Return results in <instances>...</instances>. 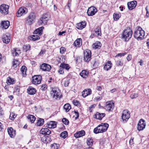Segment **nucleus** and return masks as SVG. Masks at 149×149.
<instances>
[{
  "label": "nucleus",
  "mask_w": 149,
  "mask_h": 149,
  "mask_svg": "<svg viewBox=\"0 0 149 149\" xmlns=\"http://www.w3.org/2000/svg\"><path fill=\"white\" fill-rule=\"evenodd\" d=\"M132 33V29L130 27H128L123 31L121 38L125 42L128 41L131 38Z\"/></svg>",
  "instance_id": "1"
},
{
  "label": "nucleus",
  "mask_w": 149,
  "mask_h": 149,
  "mask_svg": "<svg viewBox=\"0 0 149 149\" xmlns=\"http://www.w3.org/2000/svg\"><path fill=\"white\" fill-rule=\"evenodd\" d=\"M108 127L109 125L107 123H102L94 129L93 132L96 134L105 132L107 131Z\"/></svg>",
  "instance_id": "2"
},
{
  "label": "nucleus",
  "mask_w": 149,
  "mask_h": 149,
  "mask_svg": "<svg viewBox=\"0 0 149 149\" xmlns=\"http://www.w3.org/2000/svg\"><path fill=\"white\" fill-rule=\"evenodd\" d=\"M145 35L144 31L141 27L139 26L137 29L134 31L133 34L134 38L137 40H141Z\"/></svg>",
  "instance_id": "3"
},
{
  "label": "nucleus",
  "mask_w": 149,
  "mask_h": 149,
  "mask_svg": "<svg viewBox=\"0 0 149 149\" xmlns=\"http://www.w3.org/2000/svg\"><path fill=\"white\" fill-rule=\"evenodd\" d=\"M40 133L41 134L45 135L41 138V140L44 143L46 144V135H49L51 134V131L47 128H42L41 129L40 131Z\"/></svg>",
  "instance_id": "4"
},
{
  "label": "nucleus",
  "mask_w": 149,
  "mask_h": 149,
  "mask_svg": "<svg viewBox=\"0 0 149 149\" xmlns=\"http://www.w3.org/2000/svg\"><path fill=\"white\" fill-rule=\"evenodd\" d=\"M36 15L35 13L32 12L30 13L28 16L25 19V21L29 23L30 25L32 24L33 22L35 19Z\"/></svg>",
  "instance_id": "5"
},
{
  "label": "nucleus",
  "mask_w": 149,
  "mask_h": 149,
  "mask_svg": "<svg viewBox=\"0 0 149 149\" xmlns=\"http://www.w3.org/2000/svg\"><path fill=\"white\" fill-rule=\"evenodd\" d=\"M91 52L90 50L86 49L84 52V61L88 63L91 59Z\"/></svg>",
  "instance_id": "6"
},
{
  "label": "nucleus",
  "mask_w": 149,
  "mask_h": 149,
  "mask_svg": "<svg viewBox=\"0 0 149 149\" xmlns=\"http://www.w3.org/2000/svg\"><path fill=\"white\" fill-rule=\"evenodd\" d=\"M42 79V76L41 75H35L32 77V82L33 84L37 85L41 83Z\"/></svg>",
  "instance_id": "7"
},
{
  "label": "nucleus",
  "mask_w": 149,
  "mask_h": 149,
  "mask_svg": "<svg viewBox=\"0 0 149 149\" xmlns=\"http://www.w3.org/2000/svg\"><path fill=\"white\" fill-rule=\"evenodd\" d=\"M130 117V114L127 110H124L122 114L121 118L123 121L124 123H126Z\"/></svg>",
  "instance_id": "8"
},
{
  "label": "nucleus",
  "mask_w": 149,
  "mask_h": 149,
  "mask_svg": "<svg viewBox=\"0 0 149 149\" xmlns=\"http://www.w3.org/2000/svg\"><path fill=\"white\" fill-rule=\"evenodd\" d=\"M114 103L111 101H109L106 102V105L104 107V109L108 111H111L114 107Z\"/></svg>",
  "instance_id": "9"
},
{
  "label": "nucleus",
  "mask_w": 149,
  "mask_h": 149,
  "mask_svg": "<svg viewBox=\"0 0 149 149\" xmlns=\"http://www.w3.org/2000/svg\"><path fill=\"white\" fill-rule=\"evenodd\" d=\"M97 11V8L95 7L92 6L88 8L87 13L89 16H93L95 15Z\"/></svg>",
  "instance_id": "10"
},
{
  "label": "nucleus",
  "mask_w": 149,
  "mask_h": 149,
  "mask_svg": "<svg viewBox=\"0 0 149 149\" xmlns=\"http://www.w3.org/2000/svg\"><path fill=\"white\" fill-rule=\"evenodd\" d=\"M9 8L8 5L2 4L0 6V12L3 14L7 15L8 13Z\"/></svg>",
  "instance_id": "11"
},
{
  "label": "nucleus",
  "mask_w": 149,
  "mask_h": 149,
  "mask_svg": "<svg viewBox=\"0 0 149 149\" xmlns=\"http://www.w3.org/2000/svg\"><path fill=\"white\" fill-rule=\"evenodd\" d=\"M146 123L145 120L142 119H140L138 124L137 129L139 131L142 130L145 128Z\"/></svg>",
  "instance_id": "12"
},
{
  "label": "nucleus",
  "mask_w": 149,
  "mask_h": 149,
  "mask_svg": "<svg viewBox=\"0 0 149 149\" xmlns=\"http://www.w3.org/2000/svg\"><path fill=\"white\" fill-rule=\"evenodd\" d=\"M40 69L44 71H49L51 69V67L49 65L43 63L40 65Z\"/></svg>",
  "instance_id": "13"
},
{
  "label": "nucleus",
  "mask_w": 149,
  "mask_h": 149,
  "mask_svg": "<svg viewBox=\"0 0 149 149\" xmlns=\"http://www.w3.org/2000/svg\"><path fill=\"white\" fill-rule=\"evenodd\" d=\"M27 13L26 8L24 7L20 8L17 11L16 16L17 17H20L23 15H25Z\"/></svg>",
  "instance_id": "14"
},
{
  "label": "nucleus",
  "mask_w": 149,
  "mask_h": 149,
  "mask_svg": "<svg viewBox=\"0 0 149 149\" xmlns=\"http://www.w3.org/2000/svg\"><path fill=\"white\" fill-rule=\"evenodd\" d=\"M52 94H54L53 97L55 98L60 99L61 97L60 96V92L59 89L57 88H53L52 91Z\"/></svg>",
  "instance_id": "15"
},
{
  "label": "nucleus",
  "mask_w": 149,
  "mask_h": 149,
  "mask_svg": "<svg viewBox=\"0 0 149 149\" xmlns=\"http://www.w3.org/2000/svg\"><path fill=\"white\" fill-rule=\"evenodd\" d=\"M127 5L128 9L130 10H132L136 6L137 2L136 1L129 2L127 3Z\"/></svg>",
  "instance_id": "16"
},
{
  "label": "nucleus",
  "mask_w": 149,
  "mask_h": 149,
  "mask_svg": "<svg viewBox=\"0 0 149 149\" xmlns=\"http://www.w3.org/2000/svg\"><path fill=\"white\" fill-rule=\"evenodd\" d=\"M10 37L9 35L5 34L3 35L2 39L4 43L7 44L10 42Z\"/></svg>",
  "instance_id": "17"
},
{
  "label": "nucleus",
  "mask_w": 149,
  "mask_h": 149,
  "mask_svg": "<svg viewBox=\"0 0 149 149\" xmlns=\"http://www.w3.org/2000/svg\"><path fill=\"white\" fill-rule=\"evenodd\" d=\"M7 130L8 133L10 137L12 138H14L15 135V131L12 127H8Z\"/></svg>",
  "instance_id": "18"
},
{
  "label": "nucleus",
  "mask_w": 149,
  "mask_h": 149,
  "mask_svg": "<svg viewBox=\"0 0 149 149\" xmlns=\"http://www.w3.org/2000/svg\"><path fill=\"white\" fill-rule=\"evenodd\" d=\"M56 122L53 121H51L47 123L45 127L49 128H54L56 126Z\"/></svg>",
  "instance_id": "19"
},
{
  "label": "nucleus",
  "mask_w": 149,
  "mask_h": 149,
  "mask_svg": "<svg viewBox=\"0 0 149 149\" xmlns=\"http://www.w3.org/2000/svg\"><path fill=\"white\" fill-rule=\"evenodd\" d=\"M27 92L28 94L30 95H34L36 93V90L33 87L29 86L27 89Z\"/></svg>",
  "instance_id": "20"
},
{
  "label": "nucleus",
  "mask_w": 149,
  "mask_h": 149,
  "mask_svg": "<svg viewBox=\"0 0 149 149\" xmlns=\"http://www.w3.org/2000/svg\"><path fill=\"white\" fill-rule=\"evenodd\" d=\"M85 132L84 130H82L77 132L74 134V136L76 138H77L80 137L85 136Z\"/></svg>",
  "instance_id": "21"
},
{
  "label": "nucleus",
  "mask_w": 149,
  "mask_h": 149,
  "mask_svg": "<svg viewBox=\"0 0 149 149\" xmlns=\"http://www.w3.org/2000/svg\"><path fill=\"white\" fill-rule=\"evenodd\" d=\"M86 25V23L85 21H83L77 24V28L79 30L85 28Z\"/></svg>",
  "instance_id": "22"
},
{
  "label": "nucleus",
  "mask_w": 149,
  "mask_h": 149,
  "mask_svg": "<svg viewBox=\"0 0 149 149\" xmlns=\"http://www.w3.org/2000/svg\"><path fill=\"white\" fill-rule=\"evenodd\" d=\"M105 113H100L97 112L95 115L94 118L100 120H102V118L105 116Z\"/></svg>",
  "instance_id": "23"
},
{
  "label": "nucleus",
  "mask_w": 149,
  "mask_h": 149,
  "mask_svg": "<svg viewBox=\"0 0 149 149\" xmlns=\"http://www.w3.org/2000/svg\"><path fill=\"white\" fill-rule=\"evenodd\" d=\"M91 89H88L87 90L84 89L82 92V95L83 97H85L91 94Z\"/></svg>",
  "instance_id": "24"
},
{
  "label": "nucleus",
  "mask_w": 149,
  "mask_h": 149,
  "mask_svg": "<svg viewBox=\"0 0 149 149\" xmlns=\"http://www.w3.org/2000/svg\"><path fill=\"white\" fill-rule=\"evenodd\" d=\"M82 44V39L81 38L77 39L74 42V45L76 47H79Z\"/></svg>",
  "instance_id": "25"
},
{
  "label": "nucleus",
  "mask_w": 149,
  "mask_h": 149,
  "mask_svg": "<svg viewBox=\"0 0 149 149\" xmlns=\"http://www.w3.org/2000/svg\"><path fill=\"white\" fill-rule=\"evenodd\" d=\"M44 28V27H43L42 26L35 29L34 31V34H38L40 36L42 33L43 29Z\"/></svg>",
  "instance_id": "26"
},
{
  "label": "nucleus",
  "mask_w": 149,
  "mask_h": 149,
  "mask_svg": "<svg viewBox=\"0 0 149 149\" xmlns=\"http://www.w3.org/2000/svg\"><path fill=\"white\" fill-rule=\"evenodd\" d=\"M112 64L111 63V61H109L107 62L104 66V70L108 71L111 69Z\"/></svg>",
  "instance_id": "27"
},
{
  "label": "nucleus",
  "mask_w": 149,
  "mask_h": 149,
  "mask_svg": "<svg viewBox=\"0 0 149 149\" xmlns=\"http://www.w3.org/2000/svg\"><path fill=\"white\" fill-rule=\"evenodd\" d=\"M1 25L5 29H7L10 25V22L8 20L2 21L1 22Z\"/></svg>",
  "instance_id": "28"
},
{
  "label": "nucleus",
  "mask_w": 149,
  "mask_h": 149,
  "mask_svg": "<svg viewBox=\"0 0 149 149\" xmlns=\"http://www.w3.org/2000/svg\"><path fill=\"white\" fill-rule=\"evenodd\" d=\"M59 67L62 68L63 70L65 69L68 71H69L70 68V67L68 64L64 63H62L61 64Z\"/></svg>",
  "instance_id": "29"
},
{
  "label": "nucleus",
  "mask_w": 149,
  "mask_h": 149,
  "mask_svg": "<svg viewBox=\"0 0 149 149\" xmlns=\"http://www.w3.org/2000/svg\"><path fill=\"white\" fill-rule=\"evenodd\" d=\"M6 83L8 85L13 84L15 83V80L12 79L10 77H8L6 80Z\"/></svg>",
  "instance_id": "30"
},
{
  "label": "nucleus",
  "mask_w": 149,
  "mask_h": 149,
  "mask_svg": "<svg viewBox=\"0 0 149 149\" xmlns=\"http://www.w3.org/2000/svg\"><path fill=\"white\" fill-rule=\"evenodd\" d=\"M88 72L85 70H82L81 72L80 73V75L84 78H86L88 76Z\"/></svg>",
  "instance_id": "31"
},
{
  "label": "nucleus",
  "mask_w": 149,
  "mask_h": 149,
  "mask_svg": "<svg viewBox=\"0 0 149 149\" xmlns=\"http://www.w3.org/2000/svg\"><path fill=\"white\" fill-rule=\"evenodd\" d=\"M86 143L89 147H91L93 145V141L91 138H88Z\"/></svg>",
  "instance_id": "32"
},
{
  "label": "nucleus",
  "mask_w": 149,
  "mask_h": 149,
  "mask_svg": "<svg viewBox=\"0 0 149 149\" xmlns=\"http://www.w3.org/2000/svg\"><path fill=\"white\" fill-rule=\"evenodd\" d=\"M95 32L96 34H97V37L99 36H101V32L100 27L98 26L95 28Z\"/></svg>",
  "instance_id": "33"
},
{
  "label": "nucleus",
  "mask_w": 149,
  "mask_h": 149,
  "mask_svg": "<svg viewBox=\"0 0 149 149\" xmlns=\"http://www.w3.org/2000/svg\"><path fill=\"white\" fill-rule=\"evenodd\" d=\"M40 39V37L37 35H33L30 36L29 37V39L33 41H35Z\"/></svg>",
  "instance_id": "34"
},
{
  "label": "nucleus",
  "mask_w": 149,
  "mask_h": 149,
  "mask_svg": "<svg viewBox=\"0 0 149 149\" xmlns=\"http://www.w3.org/2000/svg\"><path fill=\"white\" fill-rule=\"evenodd\" d=\"M27 68L24 65L22 66L21 68V70L23 76H24L26 75V70Z\"/></svg>",
  "instance_id": "35"
},
{
  "label": "nucleus",
  "mask_w": 149,
  "mask_h": 149,
  "mask_svg": "<svg viewBox=\"0 0 149 149\" xmlns=\"http://www.w3.org/2000/svg\"><path fill=\"white\" fill-rule=\"evenodd\" d=\"M27 118L32 123L34 122L36 119V117L33 115H29Z\"/></svg>",
  "instance_id": "36"
},
{
  "label": "nucleus",
  "mask_w": 149,
  "mask_h": 149,
  "mask_svg": "<svg viewBox=\"0 0 149 149\" xmlns=\"http://www.w3.org/2000/svg\"><path fill=\"white\" fill-rule=\"evenodd\" d=\"M19 65V62L18 60L14 59L13 62L12 66L15 68L17 67L18 65Z\"/></svg>",
  "instance_id": "37"
},
{
  "label": "nucleus",
  "mask_w": 149,
  "mask_h": 149,
  "mask_svg": "<svg viewBox=\"0 0 149 149\" xmlns=\"http://www.w3.org/2000/svg\"><path fill=\"white\" fill-rule=\"evenodd\" d=\"M31 45H24L23 47V49L24 51L27 52L31 50Z\"/></svg>",
  "instance_id": "38"
},
{
  "label": "nucleus",
  "mask_w": 149,
  "mask_h": 149,
  "mask_svg": "<svg viewBox=\"0 0 149 149\" xmlns=\"http://www.w3.org/2000/svg\"><path fill=\"white\" fill-rule=\"evenodd\" d=\"M63 108L66 112L69 111L71 108V106L68 103L65 104L63 107Z\"/></svg>",
  "instance_id": "39"
},
{
  "label": "nucleus",
  "mask_w": 149,
  "mask_h": 149,
  "mask_svg": "<svg viewBox=\"0 0 149 149\" xmlns=\"http://www.w3.org/2000/svg\"><path fill=\"white\" fill-rule=\"evenodd\" d=\"M44 123V120L42 118H39L38 120L37 124L38 126H40L42 125Z\"/></svg>",
  "instance_id": "40"
},
{
  "label": "nucleus",
  "mask_w": 149,
  "mask_h": 149,
  "mask_svg": "<svg viewBox=\"0 0 149 149\" xmlns=\"http://www.w3.org/2000/svg\"><path fill=\"white\" fill-rule=\"evenodd\" d=\"M59 146V144L54 143L50 146L52 149H58Z\"/></svg>",
  "instance_id": "41"
},
{
  "label": "nucleus",
  "mask_w": 149,
  "mask_h": 149,
  "mask_svg": "<svg viewBox=\"0 0 149 149\" xmlns=\"http://www.w3.org/2000/svg\"><path fill=\"white\" fill-rule=\"evenodd\" d=\"M92 63L93 64V67L94 68H97L99 65V62L97 61L95 59L92 62Z\"/></svg>",
  "instance_id": "42"
},
{
  "label": "nucleus",
  "mask_w": 149,
  "mask_h": 149,
  "mask_svg": "<svg viewBox=\"0 0 149 149\" xmlns=\"http://www.w3.org/2000/svg\"><path fill=\"white\" fill-rule=\"evenodd\" d=\"M116 64L118 67L122 66L123 65V63L122 61L118 60L116 61Z\"/></svg>",
  "instance_id": "43"
},
{
  "label": "nucleus",
  "mask_w": 149,
  "mask_h": 149,
  "mask_svg": "<svg viewBox=\"0 0 149 149\" xmlns=\"http://www.w3.org/2000/svg\"><path fill=\"white\" fill-rule=\"evenodd\" d=\"M48 15L46 14H44L42 17L41 18L45 22H47V21L48 20Z\"/></svg>",
  "instance_id": "44"
},
{
  "label": "nucleus",
  "mask_w": 149,
  "mask_h": 149,
  "mask_svg": "<svg viewBox=\"0 0 149 149\" xmlns=\"http://www.w3.org/2000/svg\"><path fill=\"white\" fill-rule=\"evenodd\" d=\"M68 132L66 131H64L62 132L60 135V136L63 139L65 138L68 136Z\"/></svg>",
  "instance_id": "45"
},
{
  "label": "nucleus",
  "mask_w": 149,
  "mask_h": 149,
  "mask_svg": "<svg viewBox=\"0 0 149 149\" xmlns=\"http://www.w3.org/2000/svg\"><path fill=\"white\" fill-rule=\"evenodd\" d=\"M101 44L100 42H98V43H95L93 44V46L94 48L97 49L100 48L101 47Z\"/></svg>",
  "instance_id": "46"
},
{
  "label": "nucleus",
  "mask_w": 149,
  "mask_h": 149,
  "mask_svg": "<svg viewBox=\"0 0 149 149\" xmlns=\"http://www.w3.org/2000/svg\"><path fill=\"white\" fill-rule=\"evenodd\" d=\"M120 17V16L119 14L114 13L113 14V18L115 20H118Z\"/></svg>",
  "instance_id": "47"
},
{
  "label": "nucleus",
  "mask_w": 149,
  "mask_h": 149,
  "mask_svg": "<svg viewBox=\"0 0 149 149\" xmlns=\"http://www.w3.org/2000/svg\"><path fill=\"white\" fill-rule=\"evenodd\" d=\"M62 122L65 125H68L69 123V120L65 118H63L62 120Z\"/></svg>",
  "instance_id": "48"
},
{
  "label": "nucleus",
  "mask_w": 149,
  "mask_h": 149,
  "mask_svg": "<svg viewBox=\"0 0 149 149\" xmlns=\"http://www.w3.org/2000/svg\"><path fill=\"white\" fill-rule=\"evenodd\" d=\"M138 94L137 93H133L131 94L130 97L131 99L135 98L138 97Z\"/></svg>",
  "instance_id": "49"
},
{
  "label": "nucleus",
  "mask_w": 149,
  "mask_h": 149,
  "mask_svg": "<svg viewBox=\"0 0 149 149\" xmlns=\"http://www.w3.org/2000/svg\"><path fill=\"white\" fill-rule=\"evenodd\" d=\"M70 80L69 79H67L64 81V85L65 87H67L68 86L70 83Z\"/></svg>",
  "instance_id": "50"
},
{
  "label": "nucleus",
  "mask_w": 149,
  "mask_h": 149,
  "mask_svg": "<svg viewBox=\"0 0 149 149\" xmlns=\"http://www.w3.org/2000/svg\"><path fill=\"white\" fill-rule=\"evenodd\" d=\"M65 47H62L60 48V52L61 54H63L65 53Z\"/></svg>",
  "instance_id": "51"
},
{
  "label": "nucleus",
  "mask_w": 149,
  "mask_h": 149,
  "mask_svg": "<svg viewBox=\"0 0 149 149\" xmlns=\"http://www.w3.org/2000/svg\"><path fill=\"white\" fill-rule=\"evenodd\" d=\"M46 52V50L45 49H42L41 50L39 54V55L41 56H42Z\"/></svg>",
  "instance_id": "52"
},
{
  "label": "nucleus",
  "mask_w": 149,
  "mask_h": 149,
  "mask_svg": "<svg viewBox=\"0 0 149 149\" xmlns=\"http://www.w3.org/2000/svg\"><path fill=\"white\" fill-rule=\"evenodd\" d=\"M16 117L15 114L13 113H10L9 118L11 120H13Z\"/></svg>",
  "instance_id": "53"
},
{
  "label": "nucleus",
  "mask_w": 149,
  "mask_h": 149,
  "mask_svg": "<svg viewBox=\"0 0 149 149\" xmlns=\"http://www.w3.org/2000/svg\"><path fill=\"white\" fill-rule=\"evenodd\" d=\"M72 102L73 104L75 106H79L80 105L79 102L77 100H73L72 101Z\"/></svg>",
  "instance_id": "54"
},
{
  "label": "nucleus",
  "mask_w": 149,
  "mask_h": 149,
  "mask_svg": "<svg viewBox=\"0 0 149 149\" xmlns=\"http://www.w3.org/2000/svg\"><path fill=\"white\" fill-rule=\"evenodd\" d=\"M46 144L49 143L52 141V140L50 137V136H48L46 135Z\"/></svg>",
  "instance_id": "55"
},
{
  "label": "nucleus",
  "mask_w": 149,
  "mask_h": 149,
  "mask_svg": "<svg viewBox=\"0 0 149 149\" xmlns=\"http://www.w3.org/2000/svg\"><path fill=\"white\" fill-rule=\"evenodd\" d=\"M58 72L60 74H63L64 73V70L62 68L60 67Z\"/></svg>",
  "instance_id": "56"
},
{
  "label": "nucleus",
  "mask_w": 149,
  "mask_h": 149,
  "mask_svg": "<svg viewBox=\"0 0 149 149\" xmlns=\"http://www.w3.org/2000/svg\"><path fill=\"white\" fill-rule=\"evenodd\" d=\"M47 85L45 84H42L41 86L40 89L42 91L45 90L47 89Z\"/></svg>",
  "instance_id": "57"
},
{
  "label": "nucleus",
  "mask_w": 149,
  "mask_h": 149,
  "mask_svg": "<svg viewBox=\"0 0 149 149\" xmlns=\"http://www.w3.org/2000/svg\"><path fill=\"white\" fill-rule=\"evenodd\" d=\"M74 112L75 114V115L76 116V117H75V120H77V119L79 117V113L77 111H74Z\"/></svg>",
  "instance_id": "58"
},
{
  "label": "nucleus",
  "mask_w": 149,
  "mask_h": 149,
  "mask_svg": "<svg viewBox=\"0 0 149 149\" xmlns=\"http://www.w3.org/2000/svg\"><path fill=\"white\" fill-rule=\"evenodd\" d=\"M127 54V53L125 52L124 53H120L118 54L116 56V57L120 56L122 57L124 56L125 55Z\"/></svg>",
  "instance_id": "59"
},
{
  "label": "nucleus",
  "mask_w": 149,
  "mask_h": 149,
  "mask_svg": "<svg viewBox=\"0 0 149 149\" xmlns=\"http://www.w3.org/2000/svg\"><path fill=\"white\" fill-rule=\"evenodd\" d=\"M134 138L133 137H131L130 140L129 141L130 144L131 145H132L134 144Z\"/></svg>",
  "instance_id": "60"
},
{
  "label": "nucleus",
  "mask_w": 149,
  "mask_h": 149,
  "mask_svg": "<svg viewBox=\"0 0 149 149\" xmlns=\"http://www.w3.org/2000/svg\"><path fill=\"white\" fill-rule=\"evenodd\" d=\"M45 22L42 20V19L40 18V20H38V23L39 25H42L43 24L44 22Z\"/></svg>",
  "instance_id": "61"
},
{
  "label": "nucleus",
  "mask_w": 149,
  "mask_h": 149,
  "mask_svg": "<svg viewBox=\"0 0 149 149\" xmlns=\"http://www.w3.org/2000/svg\"><path fill=\"white\" fill-rule=\"evenodd\" d=\"M14 52L13 53V55L15 56L19 55V54L17 52V51L16 50V49H14Z\"/></svg>",
  "instance_id": "62"
},
{
  "label": "nucleus",
  "mask_w": 149,
  "mask_h": 149,
  "mask_svg": "<svg viewBox=\"0 0 149 149\" xmlns=\"http://www.w3.org/2000/svg\"><path fill=\"white\" fill-rule=\"evenodd\" d=\"M102 99V96H98L96 97L95 99L97 101H98L101 100Z\"/></svg>",
  "instance_id": "63"
},
{
  "label": "nucleus",
  "mask_w": 149,
  "mask_h": 149,
  "mask_svg": "<svg viewBox=\"0 0 149 149\" xmlns=\"http://www.w3.org/2000/svg\"><path fill=\"white\" fill-rule=\"evenodd\" d=\"M3 130V125L0 122V132H2Z\"/></svg>",
  "instance_id": "64"
}]
</instances>
